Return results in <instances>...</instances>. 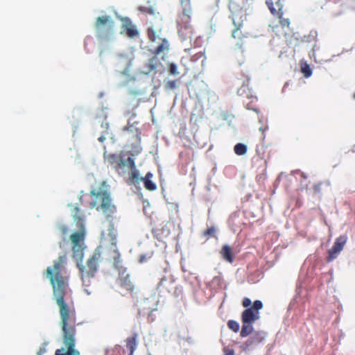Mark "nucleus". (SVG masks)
I'll list each match as a JSON object with an SVG mask.
<instances>
[{"mask_svg":"<svg viewBox=\"0 0 355 355\" xmlns=\"http://www.w3.org/2000/svg\"><path fill=\"white\" fill-rule=\"evenodd\" d=\"M67 256H60L53 266L46 268V275L53 288L60 318V325L64 347L58 349L55 355H80L75 349L76 334V311L73 302L69 296V277L65 268Z\"/></svg>","mask_w":355,"mask_h":355,"instance_id":"obj_1","label":"nucleus"},{"mask_svg":"<svg viewBox=\"0 0 355 355\" xmlns=\"http://www.w3.org/2000/svg\"><path fill=\"white\" fill-rule=\"evenodd\" d=\"M89 196L91 200L87 202L90 209H96L97 211L102 212L107 218L112 217L116 209L112 203L109 192V186L106 181L103 180L93 186Z\"/></svg>","mask_w":355,"mask_h":355,"instance_id":"obj_2","label":"nucleus"},{"mask_svg":"<svg viewBox=\"0 0 355 355\" xmlns=\"http://www.w3.org/2000/svg\"><path fill=\"white\" fill-rule=\"evenodd\" d=\"M231 17L234 28L232 32V37L237 40V45H241L243 40L248 36V33L243 30L244 23L247 20L246 11L234 3L230 4Z\"/></svg>","mask_w":355,"mask_h":355,"instance_id":"obj_3","label":"nucleus"},{"mask_svg":"<svg viewBox=\"0 0 355 355\" xmlns=\"http://www.w3.org/2000/svg\"><path fill=\"white\" fill-rule=\"evenodd\" d=\"M100 259V253H94L87 260L85 265H82L78 263H77L83 285L87 294H89L90 292L88 291L87 287H89L92 284V281L94 278L98 270Z\"/></svg>","mask_w":355,"mask_h":355,"instance_id":"obj_4","label":"nucleus"},{"mask_svg":"<svg viewBox=\"0 0 355 355\" xmlns=\"http://www.w3.org/2000/svg\"><path fill=\"white\" fill-rule=\"evenodd\" d=\"M126 153L120 151L119 153H104L105 160L110 164L119 174H124L126 168H134L135 161L130 156L125 157Z\"/></svg>","mask_w":355,"mask_h":355,"instance_id":"obj_5","label":"nucleus"},{"mask_svg":"<svg viewBox=\"0 0 355 355\" xmlns=\"http://www.w3.org/2000/svg\"><path fill=\"white\" fill-rule=\"evenodd\" d=\"M79 230L73 233L70 236V240L72 243L73 257L78 260H82L84 256V250L85 245L84 240L85 238V226L83 227H78Z\"/></svg>","mask_w":355,"mask_h":355,"instance_id":"obj_6","label":"nucleus"},{"mask_svg":"<svg viewBox=\"0 0 355 355\" xmlns=\"http://www.w3.org/2000/svg\"><path fill=\"white\" fill-rule=\"evenodd\" d=\"M94 26L98 37H109L113 34L114 21L110 16H101L97 17Z\"/></svg>","mask_w":355,"mask_h":355,"instance_id":"obj_7","label":"nucleus"},{"mask_svg":"<svg viewBox=\"0 0 355 355\" xmlns=\"http://www.w3.org/2000/svg\"><path fill=\"white\" fill-rule=\"evenodd\" d=\"M263 308V304L260 300L254 302L252 307L244 310L241 314L242 323H253L259 318V311Z\"/></svg>","mask_w":355,"mask_h":355,"instance_id":"obj_8","label":"nucleus"},{"mask_svg":"<svg viewBox=\"0 0 355 355\" xmlns=\"http://www.w3.org/2000/svg\"><path fill=\"white\" fill-rule=\"evenodd\" d=\"M249 78L247 77L242 83V85L240 88H239L237 91V94L239 96L242 97H245L251 101L250 103H246V107L248 110H255L256 109L254 107L253 103L257 101V97L254 95L253 92L249 87Z\"/></svg>","mask_w":355,"mask_h":355,"instance_id":"obj_9","label":"nucleus"},{"mask_svg":"<svg viewBox=\"0 0 355 355\" xmlns=\"http://www.w3.org/2000/svg\"><path fill=\"white\" fill-rule=\"evenodd\" d=\"M347 240V237L345 235H341L336 239L331 248L328 250V256L326 258L327 262H331L337 258L338 254L343 250Z\"/></svg>","mask_w":355,"mask_h":355,"instance_id":"obj_10","label":"nucleus"},{"mask_svg":"<svg viewBox=\"0 0 355 355\" xmlns=\"http://www.w3.org/2000/svg\"><path fill=\"white\" fill-rule=\"evenodd\" d=\"M180 3L182 8V12L178 15L177 19L178 26L191 24V1L180 0Z\"/></svg>","mask_w":355,"mask_h":355,"instance_id":"obj_11","label":"nucleus"},{"mask_svg":"<svg viewBox=\"0 0 355 355\" xmlns=\"http://www.w3.org/2000/svg\"><path fill=\"white\" fill-rule=\"evenodd\" d=\"M124 131H128L131 133L135 144L132 146V149L129 152L130 155L132 156L138 155L141 152V147L140 146V141H141V132L139 131V130L136 128H134L133 125L130 126H125L123 128Z\"/></svg>","mask_w":355,"mask_h":355,"instance_id":"obj_12","label":"nucleus"},{"mask_svg":"<svg viewBox=\"0 0 355 355\" xmlns=\"http://www.w3.org/2000/svg\"><path fill=\"white\" fill-rule=\"evenodd\" d=\"M157 289L160 293L163 294H165L166 291L171 292L175 289L174 280L172 278L162 277L158 284Z\"/></svg>","mask_w":355,"mask_h":355,"instance_id":"obj_13","label":"nucleus"},{"mask_svg":"<svg viewBox=\"0 0 355 355\" xmlns=\"http://www.w3.org/2000/svg\"><path fill=\"white\" fill-rule=\"evenodd\" d=\"M122 29L126 32L129 37H135L138 35L139 33L132 24V21L128 17H121Z\"/></svg>","mask_w":355,"mask_h":355,"instance_id":"obj_14","label":"nucleus"},{"mask_svg":"<svg viewBox=\"0 0 355 355\" xmlns=\"http://www.w3.org/2000/svg\"><path fill=\"white\" fill-rule=\"evenodd\" d=\"M70 210L71 213V216L76 223L78 227H83L84 226V220L85 216L78 206L76 205H70Z\"/></svg>","mask_w":355,"mask_h":355,"instance_id":"obj_15","label":"nucleus"},{"mask_svg":"<svg viewBox=\"0 0 355 355\" xmlns=\"http://www.w3.org/2000/svg\"><path fill=\"white\" fill-rule=\"evenodd\" d=\"M178 31L182 40H191L193 35V28L191 24L178 26Z\"/></svg>","mask_w":355,"mask_h":355,"instance_id":"obj_16","label":"nucleus"},{"mask_svg":"<svg viewBox=\"0 0 355 355\" xmlns=\"http://www.w3.org/2000/svg\"><path fill=\"white\" fill-rule=\"evenodd\" d=\"M267 6L270 12L276 16L278 15H284V3L283 0H277L275 3L272 1H266Z\"/></svg>","mask_w":355,"mask_h":355,"instance_id":"obj_17","label":"nucleus"},{"mask_svg":"<svg viewBox=\"0 0 355 355\" xmlns=\"http://www.w3.org/2000/svg\"><path fill=\"white\" fill-rule=\"evenodd\" d=\"M153 177V173L150 172H148L144 178H141V181L144 182V187L146 190L148 191H155L157 189V186L155 183H154L151 178Z\"/></svg>","mask_w":355,"mask_h":355,"instance_id":"obj_18","label":"nucleus"},{"mask_svg":"<svg viewBox=\"0 0 355 355\" xmlns=\"http://www.w3.org/2000/svg\"><path fill=\"white\" fill-rule=\"evenodd\" d=\"M220 254L224 260L229 263L234 261L232 250L228 245H224L220 250Z\"/></svg>","mask_w":355,"mask_h":355,"instance_id":"obj_19","label":"nucleus"},{"mask_svg":"<svg viewBox=\"0 0 355 355\" xmlns=\"http://www.w3.org/2000/svg\"><path fill=\"white\" fill-rule=\"evenodd\" d=\"M265 333L263 331H256L248 340V345L257 344L261 343L265 339Z\"/></svg>","mask_w":355,"mask_h":355,"instance_id":"obj_20","label":"nucleus"},{"mask_svg":"<svg viewBox=\"0 0 355 355\" xmlns=\"http://www.w3.org/2000/svg\"><path fill=\"white\" fill-rule=\"evenodd\" d=\"M329 184L327 182H320L315 184L313 186V195L320 196L324 191V189L329 187Z\"/></svg>","mask_w":355,"mask_h":355,"instance_id":"obj_21","label":"nucleus"},{"mask_svg":"<svg viewBox=\"0 0 355 355\" xmlns=\"http://www.w3.org/2000/svg\"><path fill=\"white\" fill-rule=\"evenodd\" d=\"M126 347L130 351V355H132L137 347V335L129 337L126 340Z\"/></svg>","mask_w":355,"mask_h":355,"instance_id":"obj_22","label":"nucleus"},{"mask_svg":"<svg viewBox=\"0 0 355 355\" xmlns=\"http://www.w3.org/2000/svg\"><path fill=\"white\" fill-rule=\"evenodd\" d=\"M169 49V44L168 41L166 39H162V42L158 45L157 47H156L153 53L155 55H157L160 54L161 53H163L164 51H167Z\"/></svg>","mask_w":355,"mask_h":355,"instance_id":"obj_23","label":"nucleus"},{"mask_svg":"<svg viewBox=\"0 0 355 355\" xmlns=\"http://www.w3.org/2000/svg\"><path fill=\"white\" fill-rule=\"evenodd\" d=\"M121 286L125 290L129 292H132L135 289V286L132 283L129 275H126L122 279Z\"/></svg>","mask_w":355,"mask_h":355,"instance_id":"obj_24","label":"nucleus"},{"mask_svg":"<svg viewBox=\"0 0 355 355\" xmlns=\"http://www.w3.org/2000/svg\"><path fill=\"white\" fill-rule=\"evenodd\" d=\"M253 331L252 323H243L240 336L242 338L247 337Z\"/></svg>","mask_w":355,"mask_h":355,"instance_id":"obj_25","label":"nucleus"},{"mask_svg":"<svg viewBox=\"0 0 355 355\" xmlns=\"http://www.w3.org/2000/svg\"><path fill=\"white\" fill-rule=\"evenodd\" d=\"M131 172L130 173V179L133 183H138L141 181V178L139 175V171L136 169V166L134 168H128Z\"/></svg>","mask_w":355,"mask_h":355,"instance_id":"obj_26","label":"nucleus"},{"mask_svg":"<svg viewBox=\"0 0 355 355\" xmlns=\"http://www.w3.org/2000/svg\"><path fill=\"white\" fill-rule=\"evenodd\" d=\"M234 153L237 155H243L247 153V146L241 143H239L234 146Z\"/></svg>","mask_w":355,"mask_h":355,"instance_id":"obj_27","label":"nucleus"},{"mask_svg":"<svg viewBox=\"0 0 355 355\" xmlns=\"http://www.w3.org/2000/svg\"><path fill=\"white\" fill-rule=\"evenodd\" d=\"M158 64V60L156 56L153 57L149 60L148 64V68L150 71H153L157 69Z\"/></svg>","mask_w":355,"mask_h":355,"instance_id":"obj_28","label":"nucleus"},{"mask_svg":"<svg viewBox=\"0 0 355 355\" xmlns=\"http://www.w3.org/2000/svg\"><path fill=\"white\" fill-rule=\"evenodd\" d=\"M276 16L278 17V19L279 20V24L283 28H289V26H290L289 19L284 18L283 15H278Z\"/></svg>","mask_w":355,"mask_h":355,"instance_id":"obj_29","label":"nucleus"},{"mask_svg":"<svg viewBox=\"0 0 355 355\" xmlns=\"http://www.w3.org/2000/svg\"><path fill=\"white\" fill-rule=\"evenodd\" d=\"M227 327L234 332H238L239 330V324L233 320H230L227 322Z\"/></svg>","mask_w":355,"mask_h":355,"instance_id":"obj_30","label":"nucleus"},{"mask_svg":"<svg viewBox=\"0 0 355 355\" xmlns=\"http://www.w3.org/2000/svg\"><path fill=\"white\" fill-rule=\"evenodd\" d=\"M138 10L144 14H150V15H154L155 10L153 7H147V6H139Z\"/></svg>","mask_w":355,"mask_h":355,"instance_id":"obj_31","label":"nucleus"},{"mask_svg":"<svg viewBox=\"0 0 355 355\" xmlns=\"http://www.w3.org/2000/svg\"><path fill=\"white\" fill-rule=\"evenodd\" d=\"M148 36L150 40L152 42H155L157 39L156 32L154 31L153 28H149L148 29Z\"/></svg>","mask_w":355,"mask_h":355,"instance_id":"obj_32","label":"nucleus"},{"mask_svg":"<svg viewBox=\"0 0 355 355\" xmlns=\"http://www.w3.org/2000/svg\"><path fill=\"white\" fill-rule=\"evenodd\" d=\"M108 124L106 123V127L105 131L102 133V135L98 138V141L103 142L106 139L107 136L110 135L109 130H108Z\"/></svg>","mask_w":355,"mask_h":355,"instance_id":"obj_33","label":"nucleus"},{"mask_svg":"<svg viewBox=\"0 0 355 355\" xmlns=\"http://www.w3.org/2000/svg\"><path fill=\"white\" fill-rule=\"evenodd\" d=\"M215 232H216V228H215V227L212 226V227H209L208 229H207L204 232L203 234H204L205 236L209 238L210 236H213L214 235Z\"/></svg>","mask_w":355,"mask_h":355,"instance_id":"obj_34","label":"nucleus"},{"mask_svg":"<svg viewBox=\"0 0 355 355\" xmlns=\"http://www.w3.org/2000/svg\"><path fill=\"white\" fill-rule=\"evenodd\" d=\"M302 71L304 74L305 77L308 78L311 76L312 71L309 65H306L305 67L302 68Z\"/></svg>","mask_w":355,"mask_h":355,"instance_id":"obj_35","label":"nucleus"},{"mask_svg":"<svg viewBox=\"0 0 355 355\" xmlns=\"http://www.w3.org/2000/svg\"><path fill=\"white\" fill-rule=\"evenodd\" d=\"M169 72L171 74L176 75L178 73V68L175 64L171 63L169 66Z\"/></svg>","mask_w":355,"mask_h":355,"instance_id":"obj_36","label":"nucleus"},{"mask_svg":"<svg viewBox=\"0 0 355 355\" xmlns=\"http://www.w3.org/2000/svg\"><path fill=\"white\" fill-rule=\"evenodd\" d=\"M176 87V81L175 80H169L166 84V88L173 89Z\"/></svg>","mask_w":355,"mask_h":355,"instance_id":"obj_37","label":"nucleus"},{"mask_svg":"<svg viewBox=\"0 0 355 355\" xmlns=\"http://www.w3.org/2000/svg\"><path fill=\"white\" fill-rule=\"evenodd\" d=\"M224 355H235L234 350L228 347H225L223 349Z\"/></svg>","mask_w":355,"mask_h":355,"instance_id":"obj_38","label":"nucleus"},{"mask_svg":"<svg viewBox=\"0 0 355 355\" xmlns=\"http://www.w3.org/2000/svg\"><path fill=\"white\" fill-rule=\"evenodd\" d=\"M251 300L250 299L248 298V297H245L243 298V302H242V304L244 307L245 308H250L249 306L251 305Z\"/></svg>","mask_w":355,"mask_h":355,"instance_id":"obj_39","label":"nucleus"},{"mask_svg":"<svg viewBox=\"0 0 355 355\" xmlns=\"http://www.w3.org/2000/svg\"><path fill=\"white\" fill-rule=\"evenodd\" d=\"M79 201L80 202L81 205H85L86 203L85 202V200H84V191H82L80 193V195H79Z\"/></svg>","mask_w":355,"mask_h":355,"instance_id":"obj_40","label":"nucleus"},{"mask_svg":"<svg viewBox=\"0 0 355 355\" xmlns=\"http://www.w3.org/2000/svg\"><path fill=\"white\" fill-rule=\"evenodd\" d=\"M60 230L64 234H66L68 231V228L66 226H62Z\"/></svg>","mask_w":355,"mask_h":355,"instance_id":"obj_41","label":"nucleus"},{"mask_svg":"<svg viewBox=\"0 0 355 355\" xmlns=\"http://www.w3.org/2000/svg\"><path fill=\"white\" fill-rule=\"evenodd\" d=\"M45 352L44 348H40V350L37 352V355H42Z\"/></svg>","mask_w":355,"mask_h":355,"instance_id":"obj_42","label":"nucleus"},{"mask_svg":"<svg viewBox=\"0 0 355 355\" xmlns=\"http://www.w3.org/2000/svg\"><path fill=\"white\" fill-rule=\"evenodd\" d=\"M144 260V256H141L140 258V262H142Z\"/></svg>","mask_w":355,"mask_h":355,"instance_id":"obj_43","label":"nucleus"},{"mask_svg":"<svg viewBox=\"0 0 355 355\" xmlns=\"http://www.w3.org/2000/svg\"><path fill=\"white\" fill-rule=\"evenodd\" d=\"M353 98L355 99V93L353 95Z\"/></svg>","mask_w":355,"mask_h":355,"instance_id":"obj_44","label":"nucleus"},{"mask_svg":"<svg viewBox=\"0 0 355 355\" xmlns=\"http://www.w3.org/2000/svg\"><path fill=\"white\" fill-rule=\"evenodd\" d=\"M354 151L355 152V146H354Z\"/></svg>","mask_w":355,"mask_h":355,"instance_id":"obj_45","label":"nucleus"}]
</instances>
